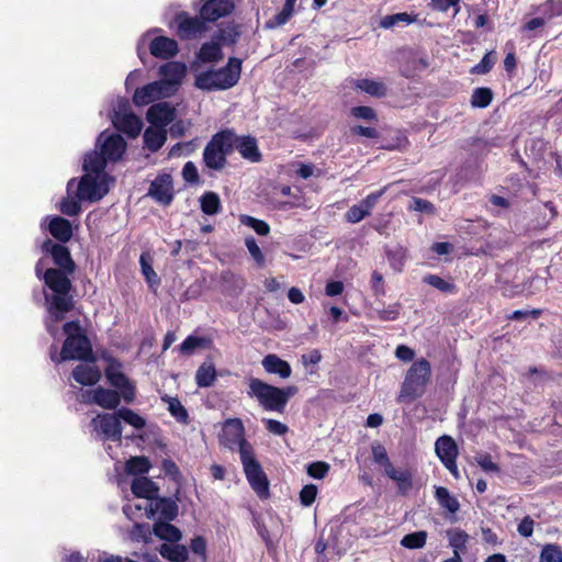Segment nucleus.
<instances>
[{
    "instance_id": "f257e3e1",
    "label": "nucleus",
    "mask_w": 562,
    "mask_h": 562,
    "mask_svg": "<svg viewBox=\"0 0 562 562\" xmlns=\"http://www.w3.org/2000/svg\"><path fill=\"white\" fill-rule=\"evenodd\" d=\"M71 274L65 270L48 268L42 277L45 285L53 292L50 296L45 295V299L49 316L55 323L61 322L75 307L72 282L69 278Z\"/></svg>"
},
{
    "instance_id": "f03ea898",
    "label": "nucleus",
    "mask_w": 562,
    "mask_h": 562,
    "mask_svg": "<svg viewBox=\"0 0 562 562\" xmlns=\"http://www.w3.org/2000/svg\"><path fill=\"white\" fill-rule=\"evenodd\" d=\"M63 331L66 335V339L59 356L52 355L50 358L54 362L80 360L93 363L95 361L91 342L78 319L65 323Z\"/></svg>"
},
{
    "instance_id": "7ed1b4c3",
    "label": "nucleus",
    "mask_w": 562,
    "mask_h": 562,
    "mask_svg": "<svg viewBox=\"0 0 562 562\" xmlns=\"http://www.w3.org/2000/svg\"><path fill=\"white\" fill-rule=\"evenodd\" d=\"M299 389L295 385H288L279 387L269 384L258 378L248 379L247 395L257 400L259 405L269 412H277L282 414L291 397L297 393Z\"/></svg>"
},
{
    "instance_id": "20e7f679",
    "label": "nucleus",
    "mask_w": 562,
    "mask_h": 562,
    "mask_svg": "<svg viewBox=\"0 0 562 562\" xmlns=\"http://www.w3.org/2000/svg\"><path fill=\"white\" fill-rule=\"evenodd\" d=\"M241 65L243 60L240 58L229 57L224 67L201 72L195 79V86L206 91L231 89L240 79Z\"/></svg>"
},
{
    "instance_id": "39448f33",
    "label": "nucleus",
    "mask_w": 562,
    "mask_h": 562,
    "mask_svg": "<svg viewBox=\"0 0 562 562\" xmlns=\"http://www.w3.org/2000/svg\"><path fill=\"white\" fill-rule=\"evenodd\" d=\"M431 376L430 362L420 358L415 360L407 370L404 381L402 382L397 402L411 403L422 397Z\"/></svg>"
},
{
    "instance_id": "423d86ee",
    "label": "nucleus",
    "mask_w": 562,
    "mask_h": 562,
    "mask_svg": "<svg viewBox=\"0 0 562 562\" xmlns=\"http://www.w3.org/2000/svg\"><path fill=\"white\" fill-rule=\"evenodd\" d=\"M233 130H222L214 134L203 150L205 166L213 170H221L227 162L232 153Z\"/></svg>"
},
{
    "instance_id": "0eeeda50",
    "label": "nucleus",
    "mask_w": 562,
    "mask_h": 562,
    "mask_svg": "<svg viewBox=\"0 0 562 562\" xmlns=\"http://www.w3.org/2000/svg\"><path fill=\"white\" fill-rule=\"evenodd\" d=\"M245 476L260 499L270 497V483L267 474L265 473L260 462L256 459L255 450L250 451L244 449L240 457Z\"/></svg>"
},
{
    "instance_id": "6e6552de",
    "label": "nucleus",
    "mask_w": 562,
    "mask_h": 562,
    "mask_svg": "<svg viewBox=\"0 0 562 562\" xmlns=\"http://www.w3.org/2000/svg\"><path fill=\"white\" fill-rule=\"evenodd\" d=\"M106 360L108 366L104 369V375L108 383L122 395L125 403H133L136 397V386L122 372L121 361L114 357H109Z\"/></svg>"
},
{
    "instance_id": "1a4fd4ad",
    "label": "nucleus",
    "mask_w": 562,
    "mask_h": 562,
    "mask_svg": "<svg viewBox=\"0 0 562 562\" xmlns=\"http://www.w3.org/2000/svg\"><path fill=\"white\" fill-rule=\"evenodd\" d=\"M220 442L229 450H238L239 457L244 449L252 451V445L245 438V427L240 418H228L223 424L222 434L220 435Z\"/></svg>"
},
{
    "instance_id": "9d476101",
    "label": "nucleus",
    "mask_w": 562,
    "mask_h": 562,
    "mask_svg": "<svg viewBox=\"0 0 562 562\" xmlns=\"http://www.w3.org/2000/svg\"><path fill=\"white\" fill-rule=\"evenodd\" d=\"M350 524L347 520L344 521H335L330 525V542H325L323 539H319L315 543V552L317 555H322L326 552H329L330 549L333 551L336 550L337 554H340L341 551L346 552L350 547Z\"/></svg>"
},
{
    "instance_id": "9b49d317",
    "label": "nucleus",
    "mask_w": 562,
    "mask_h": 562,
    "mask_svg": "<svg viewBox=\"0 0 562 562\" xmlns=\"http://www.w3.org/2000/svg\"><path fill=\"white\" fill-rule=\"evenodd\" d=\"M90 426L92 427L93 431H95L97 436L103 441L111 440L114 442H120L122 440L123 427L117 416V411L113 414H98L91 419Z\"/></svg>"
},
{
    "instance_id": "f8f14e48",
    "label": "nucleus",
    "mask_w": 562,
    "mask_h": 562,
    "mask_svg": "<svg viewBox=\"0 0 562 562\" xmlns=\"http://www.w3.org/2000/svg\"><path fill=\"white\" fill-rule=\"evenodd\" d=\"M105 179L106 178H102L99 181L97 176L93 177L89 173L82 176L78 183L76 198L90 202L100 201L109 192Z\"/></svg>"
},
{
    "instance_id": "ddd939ff",
    "label": "nucleus",
    "mask_w": 562,
    "mask_h": 562,
    "mask_svg": "<svg viewBox=\"0 0 562 562\" xmlns=\"http://www.w3.org/2000/svg\"><path fill=\"white\" fill-rule=\"evenodd\" d=\"M177 34L182 40L195 38L206 31L205 21L200 16H190L188 12L181 11L176 14Z\"/></svg>"
},
{
    "instance_id": "4468645a",
    "label": "nucleus",
    "mask_w": 562,
    "mask_h": 562,
    "mask_svg": "<svg viewBox=\"0 0 562 562\" xmlns=\"http://www.w3.org/2000/svg\"><path fill=\"white\" fill-rule=\"evenodd\" d=\"M42 250L50 254L57 270H65L68 273H75L76 263L71 257L70 250L63 243L55 244L50 239H46L42 244Z\"/></svg>"
},
{
    "instance_id": "2eb2a0df",
    "label": "nucleus",
    "mask_w": 562,
    "mask_h": 562,
    "mask_svg": "<svg viewBox=\"0 0 562 562\" xmlns=\"http://www.w3.org/2000/svg\"><path fill=\"white\" fill-rule=\"evenodd\" d=\"M148 195L161 205H170L175 198L172 177L169 173L158 175L150 183Z\"/></svg>"
},
{
    "instance_id": "dca6fc26",
    "label": "nucleus",
    "mask_w": 562,
    "mask_h": 562,
    "mask_svg": "<svg viewBox=\"0 0 562 562\" xmlns=\"http://www.w3.org/2000/svg\"><path fill=\"white\" fill-rule=\"evenodd\" d=\"M229 143H232V151L236 149L244 159L250 162L261 161L262 155L255 137L249 135L238 136L233 131V137Z\"/></svg>"
},
{
    "instance_id": "f3484780",
    "label": "nucleus",
    "mask_w": 562,
    "mask_h": 562,
    "mask_svg": "<svg viewBox=\"0 0 562 562\" xmlns=\"http://www.w3.org/2000/svg\"><path fill=\"white\" fill-rule=\"evenodd\" d=\"M234 10L232 0H206L200 10L201 18L206 22H215L229 15Z\"/></svg>"
},
{
    "instance_id": "a211bd4d",
    "label": "nucleus",
    "mask_w": 562,
    "mask_h": 562,
    "mask_svg": "<svg viewBox=\"0 0 562 562\" xmlns=\"http://www.w3.org/2000/svg\"><path fill=\"white\" fill-rule=\"evenodd\" d=\"M146 116L151 125L165 128L173 122L176 111L168 102H158L148 109Z\"/></svg>"
},
{
    "instance_id": "6ab92c4d",
    "label": "nucleus",
    "mask_w": 562,
    "mask_h": 562,
    "mask_svg": "<svg viewBox=\"0 0 562 562\" xmlns=\"http://www.w3.org/2000/svg\"><path fill=\"white\" fill-rule=\"evenodd\" d=\"M149 52L154 57L160 59H170L179 52L176 40L167 36H157L149 43Z\"/></svg>"
},
{
    "instance_id": "aec40b11",
    "label": "nucleus",
    "mask_w": 562,
    "mask_h": 562,
    "mask_svg": "<svg viewBox=\"0 0 562 562\" xmlns=\"http://www.w3.org/2000/svg\"><path fill=\"white\" fill-rule=\"evenodd\" d=\"M115 127L122 133L128 135L130 137H136L139 135L143 122L142 120L134 113H117L114 117Z\"/></svg>"
},
{
    "instance_id": "412c9836",
    "label": "nucleus",
    "mask_w": 562,
    "mask_h": 562,
    "mask_svg": "<svg viewBox=\"0 0 562 562\" xmlns=\"http://www.w3.org/2000/svg\"><path fill=\"white\" fill-rule=\"evenodd\" d=\"M162 94V83L154 81L137 88L133 94V102L137 106L148 105Z\"/></svg>"
},
{
    "instance_id": "4be33fe9",
    "label": "nucleus",
    "mask_w": 562,
    "mask_h": 562,
    "mask_svg": "<svg viewBox=\"0 0 562 562\" xmlns=\"http://www.w3.org/2000/svg\"><path fill=\"white\" fill-rule=\"evenodd\" d=\"M126 150V142L119 134H111L106 136L101 145V151L110 161H117L122 158Z\"/></svg>"
},
{
    "instance_id": "5701e85b",
    "label": "nucleus",
    "mask_w": 562,
    "mask_h": 562,
    "mask_svg": "<svg viewBox=\"0 0 562 562\" xmlns=\"http://www.w3.org/2000/svg\"><path fill=\"white\" fill-rule=\"evenodd\" d=\"M122 395L116 390L98 386L92 391L91 402L104 409H116Z\"/></svg>"
},
{
    "instance_id": "b1692460",
    "label": "nucleus",
    "mask_w": 562,
    "mask_h": 562,
    "mask_svg": "<svg viewBox=\"0 0 562 562\" xmlns=\"http://www.w3.org/2000/svg\"><path fill=\"white\" fill-rule=\"evenodd\" d=\"M261 364L265 371L269 374H277L281 379H288L291 376L292 369L290 363L274 353L267 355L262 359Z\"/></svg>"
},
{
    "instance_id": "393cba45",
    "label": "nucleus",
    "mask_w": 562,
    "mask_h": 562,
    "mask_svg": "<svg viewBox=\"0 0 562 562\" xmlns=\"http://www.w3.org/2000/svg\"><path fill=\"white\" fill-rule=\"evenodd\" d=\"M74 380L81 384L91 386L101 380V371L97 366L78 364L72 370Z\"/></svg>"
},
{
    "instance_id": "a878e982",
    "label": "nucleus",
    "mask_w": 562,
    "mask_h": 562,
    "mask_svg": "<svg viewBox=\"0 0 562 562\" xmlns=\"http://www.w3.org/2000/svg\"><path fill=\"white\" fill-rule=\"evenodd\" d=\"M386 189L387 187H383L382 189L368 194L367 198L359 202V204L353 205V223H358L370 215L372 209L376 205L380 198L385 193Z\"/></svg>"
},
{
    "instance_id": "bb28decb",
    "label": "nucleus",
    "mask_w": 562,
    "mask_h": 562,
    "mask_svg": "<svg viewBox=\"0 0 562 562\" xmlns=\"http://www.w3.org/2000/svg\"><path fill=\"white\" fill-rule=\"evenodd\" d=\"M131 491L138 498L155 499L157 498L159 487L150 479L137 476L132 481Z\"/></svg>"
},
{
    "instance_id": "cd10ccee",
    "label": "nucleus",
    "mask_w": 562,
    "mask_h": 562,
    "mask_svg": "<svg viewBox=\"0 0 562 562\" xmlns=\"http://www.w3.org/2000/svg\"><path fill=\"white\" fill-rule=\"evenodd\" d=\"M48 231L55 239L63 244L68 243L74 235L70 221L61 216L50 218Z\"/></svg>"
},
{
    "instance_id": "c85d7f7f",
    "label": "nucleus",
    "mask_w": 562,
    "mask_h": 562,
    "mask_svg": "<svg viewBox=\"0 0 562 562\" xmlns=\"http://www.w3.org/2000/svg\"><path fill=\"white\" fill-rule=\"evenodd\" d=\"M221 281L222 292L228 296H238L246 285L245 279L232 271H224Z\"/></svg>"
},
{
    "instance_id": "c756f323",
    "label": "nucleus",
    "mask_w": 562,
    "mask_h": 562,
    "mask_svg": "<svg viewBox=\"0 0 562 562\" xmlns=\"http://www.w3.org/2000/svg\"><path fill=\"white\" fill-rule=\"evenodd\" d=\"M108 161L109 160L105 158L102 151H91L85 156L83 170L88 173H93L97 177L102 176V178H106L108 175L104 172V169Z\"/></svg>"
},
{
    "instance_id": "7c9ffc66",
    "label": "nucleus",
    "mask_w": 562,
    "mask_h": 562,
    "mask_svg": "<svg viewBox=\"0 0 562 562\" xmlns=\"http://www.w3.org/2000/svg\"><path fill=\"white\" fill-rule=\"evenodd\" d=\"M153 513H158L162 521H172L179 514V507L176 501L170 497L155 498V507L151 508Z\"/></svg>"
},
{
    "instance_id": "2f4dec72",
    "label": "nucleus",
    "mask_w": 562,
    "mask_h": 562,
    "mask_svg": "<svg viewBox=\"0 0 562 562\" xmlns=\"http://www.w3.org/2000/svg\"><path fill=\"white\" fill-rule=\"evenodd\" d=\"M144 144L147 149L155 153L158 151L167 140L166 128L158 126H149L144 132Z\"/></svg>"
},
{
    "instance_id": "473e14b6",
    "label": "nucleus",
    "mask_w": 562,
    "mask_h": 562,
    "mask_svg": "<svg viewBox=\"0 0 562 562\" xmlns=\"http://www.w3.org/2000/svg\"><path fill=\"white\" fill-rule=\"evenodd\" d=\"M353 86L360 91L376 99L386 97L389 90L384 82L368 78L353 80Z\"/></svg>"
},
{
    "instance_id": "72a5a7b5",
    "label": "nucleus",
    "mask_w": 562,
    "mask_h": 562,
    "mask_svg": "<svg viewBox=\"0 0 562 562\" xmlns=\"http://www.w3.org/2000/svg\"><path fill=\"white\" fill-rule=\"evenodd\" d=\"M154 535L165 541L170 543H176L181 540L182 533L180 529L169 521L158 520L154 524L153 527Z\"/></svg>"
},
{
    "instance_id": "f704fd0d",
    "label": "nucleus",
    "mask_w": 562,
    "mask_h": 562,
    "mask_svg": "<svg viewBox=\"0 0 562 562\" xmlns=\"http://www.w3.org/2000/svg\"><path fill=\"white\" fill-rule=\"evenodd\" d=\"M435 450L440 461L457 459L458 457L457 443L448 435H443L436 440Z\"/></svg>"
},
{
    "instance_id": "c9c22d12",
    "label": "nucleus",
    "mask_w": 562,
    "mask_h": 562,
    "mask_svg": "<svg viewBox=\"0 0 562 562\" xmlns=\"http://www.w3.org/2000/svg\"><path fill=\"white\" fill-rule=\"evenodd\" d=\"M160 555L170 562H186L188 560V549L183 544L162 543L159 548Z\"/></svg>"
},
{
    "instance_id": "e433bc0d",
    "label": "nucleus",
    "mask_w": 562,
    "mask_h": 562,
    "mask_svg": "<svg viewBox=\"0 0 562 562\" xmlns=\"http://www.w3.org/2000/svg\"><path fill=\"white\" fill-rule=\"evenodd\" d=\"M211 346H212L211 338L190 335L178 346V350L181 355L190 356L198 348L209 349V348H211Z\"/></svg>"
},
{
    "instance_id": "4c0bfd02",
    "label": "nucleus",
    "mask_w": 562,
    "mask_h": 562,
    "mask_svg": "<svg viewBox=\"0 0 562 562\" xmlns=\"http://www.w3.org/2000/svg\"><path fill=\"white\" fill-rule=\"evenodd\" d=\"M201 211L209 216L218 214L222 211L220 195L213 191H206L200 196Z\"/></svg>"
},
{
    "instance_id": "58836bf2",
    "label": "nucleus",
    "mask_w": 562,
    "mask_h": 562,
    "mask_svg": "<svg viewBox=\"0 0 562 562\" xmlns=\"http://www.w3.org/2000/svg\"><path fill=\"white\" fill-rule=\"evenodd\" d=\"M215 379L216 370L212 362H203L195 372V383L199 387L213 385Z\"/></svg>"
},
{
    "instance_id": "ea45409f",
    "label": "nucleus",
    "mask_w": 562,
    "mask_h": 562,
    "mask_svg": "<svg viewBox=\"0 0 562 562\" xmlns=\"http://www.w3.org/2000/svg\"><path fill=\"white\" fill-rule=\"evenodd\" d=\"M162 401L168 404V411L171 416L180 424L188 425L190 416L187 408L181 404L177 397L164 396Z\"/></svg>"
},
{
    "instance_id": "a19ab883",
    "label": "nucleus",
    "mask_w": 562,
    "mask_h": 562,
    "mask_svg": "<svg viewBox=\"0 0 562 562\" xmlns=\"http://www.w3.org/2000/svg\"><path fill=\"white\" fill-rule=\"evenodd\" d=\"M435 497L439 505L451 514H456L460 509L459 501L453 495H451L447 487L437 486L435 491Z\"/></svg>"
},
{
    "instance_id": "79ce46f5",
    "label": "nucleus",
    "mask_w": 562,
    "mask_h": 562,
    "mask_svg": "<svg viewBox=\"0 0 562 562\" xmlns=\"http://www.w3.org/2000/svg\"><path fill=\"white\" fill-rule=\"evenodd\" d=\"M151 468L150 461L147 457L137 456L131 457L125 463V471L131 475H143L149 472Z\"/></svg>"
},
{
    "instance_id": "37998d69",
    "label": "nucleus",
    "mask_w": 562,
    "mask_h": 562,
    "mask_svg": "<svg viewBox=\"0 0 562 562\" xmlns=\"http://www.w3.org/2000/svg\"><path fill=\"white\" fill-rule=\"evenodd\" d=\"M198 58L202 63H216L223 58V52L218 43H204L202 44Z\"/></svg>"
},
{
    "instance_id": "c03bdc74",
    "label": "nucleus",
    "mask_w": 562,
    "mask_h": 562,
    "mask_svg": "<svg viewBox=\"0 0 562 562\" xmlns=\"http://www.w3.org/2000/svg\"><path fill=\"white\" fill-rule=\"evenodd\" d=\"M385 474L397 482L400 491L405 494L412 487V475L406 470H396L393 464L385 469Z\"/></svg>"
},
{
    "instance_id": "a18cd8bd",
    "label": "nucleus",
    "mask_w": 562,
    "mask_h": 562,
    "mask_svg": "<svg viewBox=\"0 0 562 562\" xmlns=\"http://www.w3.org/2000/svg\"><path fill=\"white\" fill-rule=\"evenodd\" d=\"M386 257L392 269L401 272L407 259V250L402 246L386 249Z\"/></svg>"
},
{
    "instance_id": "49530a36",
    "label": "nucleus",
    "mask_w": 562,
    "mask_h": 562,
    "mask_svg": "<svg viewBox=\"0 0 562 562\" xmlns=\"http://www.w3.org/2000/svg\"><path fill=\"white\" fill-rule=\"evenodd\" d=\"M142 273L145 277L149 288L154 289L159 285L160 279L151 266V258L147 254H142L139 258Z\"/></svg>"
},
{
    "instance_id": "de8ad7c7",
    "label": "nucleus",
    "mask_w": 562,
    "mask_h": 562,
    "mask_svg": "<svg viewBox=\"0 0 562 562\" xmlns=\"http://www.w3.org/2000/svg\"><path fill=\"white\" fill-rule=\"evenodd\" d=\"M493 91L487 87H479L473 90L471 95V105L473 108L485 109L493 101Z\"/></svg>"
},
{
    "instance_id": "09e8293b",
    "label": "nucleus",
    "mask_w": 562,
    "mask_h": 562,
    "mask_svg": "<svg viewBox=\"0 0 562 562\" xmlns=\"http://www.w3.org/2000/svg\"><path fill=\"white\" fill-rule=\"evenodd\" d=\"M117 416L120 420H124L126 424L133 426L136 429H143L146 426L144 417L138 415L131 408L122 407L117 409Z\"/></svg>"
},
{
    "instance_id": "8fccbe9b",
    "label": "nucleus",
    "mask_w": 562,
    "mask_h": 562,
    "mask_svg": "<svg viewBox=\"0 0 562 562\" xmlns=\"http://www.w3.org/2000/svg\"><path fill=\"white\" fill-rule=\"evenodd\" d=\"M447 536L449 538V544L453 548V553L457 551H464L467 549V542L469 536L465 531L461 529H449L447 530Z\"/></svg>"
},
{
    "instance_id": "3c124183",
    "label": "nucleus",
    "mask_w": 562,
    "mask_h": 562,
    "mask_svg": "<svg viewBox=\"0 0 562 562\" xmlns=\"http://www.w3.org/2000/svg\"><path fill=\"white\" fill-rule=\"evenodd\" d=\"M414 21H415V16H413L406 12H401V13L389 14V15L383 16L380 20L379 25L382 29H391L400 23L411 24Z\"/></svg>"
},
{
    "instance_id": "603ef678",
    "label": "nucleus",
    "mask_w": 562,
    "mask_h": 562,
    "mask_svg": "<svg viewBox=\"0 0 562 562\" xmlns=\"http://www.w3.org/2000/svg\"><path fill=\"white\" fill-rule=\"evenodd\" d=\"M427 536L424 530L407 533L402 538L401 544L407 549H420L426 544Z\"/></svg>"
},
{
    "instance_id": "864d4df0",
    "label": "nucleus",
    "mask_w": 562,
    "mask_h": 562,
    "mask_svg": "<svg viewBox=\"0 0 562 562\" xmlns=\"http://www.w3.org/2000/svg\"><path fill=\"white\" fill-rule=\"evenodd\" d=\"M424 282L443 293H456L457 292V286L454 283L446 281L445 279H442L441 277H439L437 274L425 276Z\"/></svg>"
},
{
    "instance_id": "5fc2aeb1",
    "label": "nucleus",
    "mask_w": 562,
    "mask_h": 562,
    "mask_svg": "<svg viewBox=\"0 0 562 562\" xmlns=\"http://www.w3.org/2000/svg\"><path fill=\"white\" fill-rule=\"evenodd\" d=\"M183 66L178 63H167L160 67V75L169 82H179L183 75Z\"/></svg>"
},
{
    "instance_id": "6e6d98bb",
    "label": "nucleus",
    "mask_w": 562,
    "mask_h": 562,
    "mask_svg": "<svg viewBox=\"0 0 562 562\" xmlns=\"http://www.w3.org/2000/svg\"><path fill=\"white\" fill-rule=\"evenodd\" d=\"M240 222L252 228L258 235L267 236L270 233V226L267 222L252 217L250 215H241Z\"/></svg>"
},
{
    "instance_id": "4d7b16f0",
    "label": "nucleus",
    "mask_w": 562,
    "mask_h": 562,
    "mask_svg": "<svg viewBox=\"0 0 562 562\" xmlns=\"http://www.w3.org/2000/svg\"><path fill=\"white\" fill-rule=\"evenodd\" d=\"M540 562H562V549L554 543L543 546Z\"/></svg>"
},
{
    "instance_id": "13d9d810",
    "label": "nucleus",
    "mask_w": 562,
    "mask_h": 562,
    "mask_svg": "<svg viewBox=\"0 0 562 562\" xmlns=\"http://www.w3.org/2000/svg\"><path fill=\"white\" fill-rule=\"evenodd\" d=\"M353 120H363L368 124H376L379 122L375 110L367 105L353 106Z\"/></svg>"
},
{
    "instance_id": "bf43d9fd",
    "label": "nucleus",
    "mask_w": 562,
    "mask_h": 562,
    "mask_svg": "<svg viewBox=\"0 0 562 562\" xmlns=\"http://www.w3.org/2000/svg\"><path fill=\"white\" fill-rule=\"evenodd\" d=\"M245 245L255 260L258 268H263L266 266V258L258 246L256 239L252 236H248L245 238Z\"/></svg>"
},
{
    "instance_id": "052dcab7",
    "label": "nucleus",
    "mask_w": 562,
    "mask_h": 562,
    "mask_svg": "<svg viewBox=\"0 0 562 562\" xmlns=\"http://www.w3.org/2000/svg\"><path fill=\"white\" fill-rule=\"evenodd\" d=\"M496 61V57L493 55V52L486 53L481 61L473 66L470 70L471 74L475 75H485L490 72Z\"/></svg>"
},
{
    "instance_id": "680f3d73",
    "label": "nucleus",
    "mask_w": 562,
    "mask_h": 562,
    "mask_svg": "<svg viewBox=\"0 0 562 562\" xmlns=\"http://www.w3.org/2000/svg\"><path fill=\"white\" fill-rule=\"evenodd\" d=\"M408 209L428 215H432L436 212V207L430 201L417 196L412 198Z\"/></svg>"
},
{
    "instance_id": "e2e57ef3",
    "label": "nucleus",
    "mask_w": 562,
    "mask_h": 562,
    "mask_svg": "<svg viewBox=\"0 0 562 562\" xmlns=\"http://www.w3.org/2000/svg\"><path fill=\"white\" fill-rule=\"evenodd\" d=\"M80 201L74 198H64L59 204V211L67 216H76L81 211Z\"/></svg>"
},
{
    "instance_id": "0e129e2a",
    "label": "nucleus",
    "mask_w": 562,
    "mask_h": 562,
    "mask_svg": "<svg viewBox=\"0 0 562 562\" xmlns=\"http://www.w3.org/2000/svg\"><path fill=\"white\" fill-rule=\"evenodd\" d=\"M329 464L325 461H314L306 467L307 474L317 480L324 479L329 472Z\"/></svg>"
},
{
    "instance_id": "69168bd1",
    "label": "nucleus",
    "mask_w": 562,
    "mask_h": 562,
    "mask_svg": "<svg viewBox=\"0 0 562 562\" xmlns=\"http://www.w3.org/2000/svg\"><path fill=\"white\" fill-rule=\"evenodd\" d=\"M376 124L361 125L353 122V136H361L370 139H378L380 133L375 127Z\"/></svg>"
},
{
    "instance_id": "338daca9",
    "label": "nucleus",
    "mask_w": 562,
    "mask_h": 562,
    "mask_svg": "<svg viewBox=\"0 0 562 562\" xmlns=\"http://www.w3.org/2000/svg\"><path fill=\"white\" fill-rule=\"evenodd\" d=\"M318 488L314 484H307L302 487L300 491V502L303 506L308 507L311 506L317 496Z\"/></svg>"
},
{
    "instance_id": "774afa93",
    "label": "nucleus",
    "mask_w": 562,
    "mask_h": 562,
    "mask_svg": "<svg viewBox=\"0 0 562 562\" xmlns=\"http://www.w3.org/2000/svg\"><path fill=\"white\" fill-rule=\"evenodd\" d=\"M293 13L294 10L283 5L282 10L267 22V26L271 29L282 26L290 21Z\"/></svg>"
}]
</instances>
